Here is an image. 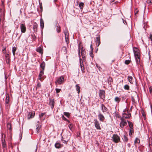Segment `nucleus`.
<instances>
[{
	"instance_id": "59",
	"label": "nucleus",
	"mask_w": 152,
	"mask_h": 152,
	"mask_svg": "<svg viewBox=\"0 0 152 152\" xmlns=\"http://www.w3.org/2000/svg\"><path fill=\"white\" fill-rule=\"evenodd\" d=\"M90 48H91V51H93V48L92 47V46L91 45H90Z\"/></svg>"
},
{
	"instance_id": "64",
	"label": "nucleus",
	"mask_w": 152,
	"mask_h": 152,
	"mask_svg": "<svg viewBox=\"0 0 152 152\" xmlns=\"http://www.w3.org/2000/svg\"><path fill=\"white\" fill-rule=\"evenodd\" d=\"M40 8H41V9H42V5H41L40 6Z\"/></svg>"
},
{
	"instance_id": "9",
	"label": "nucleus",
	"mask_w": 152,
	"mask_h": 152,
	"mask_svg": "<svg viewBox=\"0 0 152 152\" xmlns=\"http://www.w3.org/2000/svg\"><path fill=\"white\" fill-rule=\"evenodd\" d=\"M99 96L102 99H104L105 97V92L104 91L100 90L99 92Z\"/></svg>"
},
{
	"instance_id": "49",
	"label": "nucleus",
	"mask_w": 152,
	"mask_h": 152,
	"mask_svg": "<svg viewBox=\"0 0 152 152\" xmlns=\"http://www.w3.org/2000/svg\"><path fill=\"white\" fill-rule=\"evenodd\" d=\"M41 86V84L40 83H38L37 85V88H40Z\"/></svg>"
},
{
	"instance_id": "27",
	"label": "nucleus",
	"mask_w": 152,
	"mask_h": 152,
	"mask_svg": "<svg viewBox=\"0 0 152 152\" xmlns=\"http://www.w3.org/2000/svg\"><path fill=\"white\" fill-rule=\"evenodd\" d=\"M9 102V95H7L5 99V103L6 104H8Z\"/></svg>"
},
{
	"instance_id": "19",
	"label": "nucleus",
	"mask_w": 152,
	"mask_h": 152,
	"mask_svg": "<svg viewBox=\"0 0 152 152\" xmlns=\"http://www.w3.org/2000/svg\"><path fill=\"white\" fill-rule=\"evenodd\" d=\"M127 79L131 83H133L134 82V80L132 77L131 76H128L127 77Z\"/></svg>"
},
{
	"instance_id": "13",
	"label": "nucleus",
	"mask_w": 152,
	"mask_h": 152,
	"mask_svg": "<svg viewBox=\"0 0 152 152\" xmlns=\"http://www.w3.org/2000/svg\"><path fill=\"white\" fill-rule=\"evenodd\" d=\"M98 118L99 121L102 122H103L105 119L104 116L101 113H99V114Z\"/></svg>"
},
{
	"instance_id": "47",
	"label": "nucleus",
	"mask_w": 152,
	"mask_h": 152,
	"mask_svg": "<svg viewBox=\"0 0 152 152\" xmlns=\"http://www.w3.org/2000/svg\"><path fill=\"white\" fill-rule=\"evenodd\" d=\"M130 61L129 60H126L125 61V64H129Z\"/></svg>"
},
{
	"instance_id": "11",
	"label": "nucleus",
	"mask_w": 152,
	"mask_h": 152,
	"mask_svg": "<svg viewBox=\"0 0 152 152\" xmlns=\"http://www.w3.org/2000/svg\"><path fill=\"white\" fill-rule=\"evenodd\" d=\"M81 54L83 58H84L86 56V52L85 50L83 49V47H82L81 50Z\"/></svg>"
},
{
	"instance_id": "4",
	"label": "nucleus",
	"mask_w": 152,
	"mask_h": 152,
	"mask_svg": "<svg viewBox=\"0 0 152 152\" xmlns=\"http://www.w3.org/2000/svg\"><path fill=\"white\" fill-rule=\"evenodd\" d=\"M121 122L120 124V126L121 127L123 128L125 126L127 125V123L125 120L123 118H121Z\"/></svg>"
},
{
	"instance_id": "54",
	"label": "nucleus",
	"mask_w": 152,
	"mask_h": 152,
	"mask_svg": "<svg viewBox=\"0 0 152 152\" xmlns=\"http://www.w3.org/2000/svg\"><path fill=\"white\" fill-rule=\"evenodd\" d=\"M62 142L63 143H65V144H67V142L66 141V140H62Z\"/></svg>"
},
{
	"instance_id": "43",
	"label": "nucleus",
	"mask_w": 152,
	"mask_h": 152,
	"mask_svg": "<svg viewBox=\"0 0 152 152\" xmlns=\"http://www.w3.org/2000/svg\"><path fill=\"white\" fill-rule=\"evenodd\" d=\"M43 71L44 70H41L39 75L40 77L42 76L44 74Z\"/></svg>"
},
{
	"instance_id": "48",
	"label": "nucleus",
	"mask_w": 152,
	"mask_h": 152,
	"mask_svg": "<svg viewBox=\"0 0 152 152\" xmlns=\"http://www.w3.org/2000/svg\"><path fill=\"white\" fill-rule=\"evenodd\" d=\"M138 10L136 8L134 11V13L135 15H136V14H137L138 13Z\"/></svg>"
},
{
	"instance_id": "33",
	"label": "nucleus",
	"mask_w": 152,
	"mask_h": 152,
	"mask_svg": "<svg viewBox=\"0 0 152 152\" xmlns=\"http://www.w3.org/2000/svg\"><path fill=\"white\" fill-rule=\"evenodd\" d=\"M134 55L136 60L137 59H140L139 56L138 55V53H134Z\"/></svg>"
},
{
	"instance_id": "22",
	"label": "nucleus",
	"mask_w": 152,
	"mask_h": 152,
	"mask_svg": "<svg viewBox=\"0 0 152 152\" xmlns=\"http://www.w3.org/2000/svg\"><path fill=\"white\" fill-rule=\"evenodd\" d=\"M127 122H128V125L129 126V127H130V129H133V124L132 122H130L129 121H127Z\"/></svg>"
},
{
	"instance_id": "26",
	"label": "nucleus",
	"mask_w": 152,
	"mask_h": 152,
	"mask_svg": "<svg viewBox=\"0 0 152 152\" xmlns=\"http://www.w3.org/2000/svg\"><path fill=\"white\" fill-rule=\"evenodd\" d=\"M7 129H9L10 131H11L12 129L11 125L10 123H8L7 124Z\"/></svg>"
},
{
	"instance_id": "28",
	"label": "nucleus",
	"mask_w": 152,
	"mask_h": 152,
	"mask_svg": "<svg viewBox=\"0 0 152 152\" xmlns=\"http://www.w3.org/2000/svg\"><path fill=\"white\" fill-rule=\"evenodd\" d=\"M41 128V126L40 125L37 124L36 126V129L37 132L39 133V130Z\"/></svg>"
},
{
	"instance_id": "58",
	"label": "nucleus",
	"mask_w": 152,
	"mask_h": 152,
	"mask_svg": "<svg viewBox=\"0 0 152 152\" xmlns=\"http://www.w3.org/2000/svg\"><path fill=\"white\" fill-rule=\"evenodd\" d=\"M41 77L42 76H39V75L38 76V79L39 80H40L41 81H42V80H41Z\"/></svg>"
},
{
	"instance_id": "53",
	"label": "nucleus",
	"mask_w": 152,
	"mask_h": 152,
	"mask_svg": "<svg viewBox=\"0 0 152 152\" xmlns=\"http://www.w3.org/2000/svg\"><path fill=\"white\" fill-rule=\"evenodd\" d=\"M31 36L34 39L35 38L36 36H35V34H32Z\"/></svg>"
},
{
	"instance_id": "7",
	"label": "nucleus",
	"mask_w": 152,
	"mask_h": 152,
	"mask_svg": "<svg viewBox=\"0 0 152 152\" xmlns=\"http://www.w3.org/2000/svg\"><path fill=\"white\" fill-rule=\"evenodd\" d=\"M55 104V102L54 99H49V105L50 106L52 109H53L54 107Z\"/></svg>"
},
{
	"instance_id": "31",
	"label": "nucleus",
	"mask_w": 152,
	"mask_h": 152,
	"mask_svg": "<svg viewBox=\"0 0 152 152\" xmlns=\"http://www.w3.org/2000/svg\"><path fill=\"white\" fill-rule=\"evenodd\" d=\"M2 144L3 147H5L6 145L5 143V141L4 139L2 140Z\"/></svg>"
},
{
	"instance_id": "39",
	"label": "nucleus",
	"mask_w": 152,
	"mask_h": 152,
	"mask_svg": "<svg viewBox=\"0 0 152 152\" xmlns=\"http://www.w3.org/2000/svg\"><path fill=\"white\" fill-rule=\"evenodd\" d=\"M129 86L127 85H125L124 87V89L126 90H129Z\"/></svg>"
},
{
	"instance_id": "38",
	"label": "nucleus",
	"mask_w": 152,
	"mask_h": 152,
	"mask_svg": "<svg viewBox=\"0 0 152 152\" xmlns=\"http://www.w3.org/2000/svg\"><path fill=\"white\" fill-rule=\"evenodd\" d=\"M64 114L65 116L68 118H69L70 116V114L69 113L64 112Z\"/></svg>"
},
{
	"instance_id": "40",
	"label": "nucleus",
	"mask_w": 152,
	"mask_h": 152,
	"mask_svg": "<svg viewBox=\"0 0 152 152\" xmlns=\"http://www.w3.org/2000/svg\"><path fill=\"white\" fill-rule=\"evenodd\" d=\"M62 119L65 121H66L69 123V121L63 115L62 116Z\"/></svg>"
},
{
	"instance_id": "32",
	"label": "nucleus",
	"mask_w": 152,
	"mask_h": 152,
	"mask_svg": "<svg viewBox=\"0 0 152 152\" xmlns=\"http://www.w3.org/2000/svg\"><path fill=\"white\" fill-rule=\"evenodd\" d=\"M56 31L58 33H59L61 31V29L60 26L58 25H57Z\"/></svg>"
},
{
	"instance_id": "6",
	"label": "nucleus",
	"mask_w": 152,
	"mask_h": 152,
	"mask_svg": "<svg viewBox=\"0 0 152 152\" xmlns=\"http://www.w3.org/2000/svg\"><path fill=\"white\" fill-rule=\"evenodd\" d=\"M126 110L125 109L123 111L124 113H123V116L122 118H129L131 116V114L130 113H129L128 114H127L126 113H125L126 112Z\"/></svg>"
},
{
	"instance_id": "41",
	"label": "nucleus",
	"mask_w": 152,
	"mask_h": 152,
	"mask_svg": "<svg viewBox=\"0 0 152 152\" xmlns=\"http://www.w3.org/2000/svg\"><path fill=\"white\" fill-rule=\"evenodd\" d=\"M2 50L3 53L4 54H5V53L6 54L7 53H6V48L5 47H3Z\"/></svg>"
},
{
	"instance_id": "42",
	"label": "nucleus",
	"mask_w": 152,
	"mask_h": 152,
	"mask_svg": "<svg viewBox=\"0 0 152 152\" xmlns=\"http://www.w3.org/2000/svg\"><path fill=\"white\" fill-rule=\"evenodd\" d=\"M147 3L149 5L152 4V0H147Z\"/></svg>"
},
{
	"instance_id": "18",
	"label": "nucleus",
	"mask_w": 152,
	"mask_h": 152,
	"mask_svg": "<svg viewBox=\"0 0 152 152\" xmlns=\"http://www.w3.org/2000/svg\"><path fill=\"white\" fill-rule=\"evenodd\" d=\"M37 27L38 25L37 23L36 22L34 23L33 24V29L35 32L37 31Z\"/></svg>"
},
{
	"instance_id": "1",
	"label": "nucleus",
	"mask_w": 152,
	"mask_h": 152,
	"mask_svg": "<svg viewBox=\"0 0 152 152\" xmlns=\"http://www.w3.org/2000/svg\"><path fill=\"white\" fill-rule=\"evenodd\" d=\"M80 50H79V51L78 53L80 57V68H81V71L82 73H84L85 72V68L84 67V66L83 65V62L82 61H81L82 60L80 58Z\"/></svg>"
},
{
	"instance_id": "14",
	"label": "nucleus",
	"mask_w": 152,
	"mask_h": 152,
	"mask_svg": "<svg viewBox=\"0 0 152 152\" xmlns=\"http://www.w3.org/2000/svg\"><path fill=\"white\" fill-rule=\"evenodd\" d=\"M96 45L97 47H98L100 44V37L99 36L96 37Z\"/></svg>"
},
{
	"instance_id": "34",
	"label": "nucleus",
	"mask_w": 152,
	"mask_h": 152,
	"mask_svg": "<svg viewBox=\"0 0 152 152\" xmlns=\"http://www.w3.org/2000/svg\"><path fill=\"white\" fill-rule=\"evenodd\" d=\"M44 114H45V113H41V114H39V117L40 120H44L45 119V118H42V117L44 116Z\"/></svg>"
},
{
	"instance_id": "55",
	"label": "nucleus",
	"mask_w": 152,
	"mask_h": 152,
	"mask_svg": "<svg viewBox=\"0 0 152 152\" xmlns=\"http://www.w3.org/2000/svg\"><path fill=\"white\" fill-rule=\"evenodd\" d=\"M96 65L97 67L99 69H100L101 68L100 66H98V64H96Z\"/></svg>"
},
{
	"instance_id": "12",
	"label": "nucleus",
	"mask_w": 152,
	"mask_h": 152,
	"mask_svg": "<svg viewBox=\"0 0 152 152\" xmlns=\"http://www.w3.org/2000/svg\"><path fill=\"white\" fill-rule=\"evenodd\" d=\"M35 115V113L34 112H29L28 115V118L30 119L33 118Z\"/></svg>"
},
{
	"instance_id": "46",
	"label": "nucleus",
	"mask_w": 152,
	"mask_h": 152,
	"mask_svg": "<svg viewBox=\"0 0 152 152\" xmlns=\"http://www.w3.org/2000/svg\"><path fill=\"white\" fill-rule=\"evenodd\" d=\"M136 62L138 65H139L140 64V59H137L136 60Z\"/></svg>"
},
{
	"instance_id": "25",
	"label": "nucleus",
	"mask_w": 152,
	"mask_h": 152,
	"mask_svg": "<svg viewBox=\"0 0 152 152\" xmlns=\"http://www.w3.org/2000/svg\"><path fill=\"white\" fill-rule=\"evenodd\" d=\"M16 50L17 48L15 47H12V51L13 55L14 56H15V51H16Z\"/></svg>"
},
{
	"instance_id": "51",
	"label": "nucleus",
	"mask_w": 152,
	"mask_h": 152,
	"mask_svg": "<svg viewBox=\"0 0 152 152\" xmlns=\"http://www.w3.org/2000/svg\"><path fill=\"white\" fill-rule=\"evenodd\" d=\"M55 90L56 91V93H58L61 91V89L59 88H56Z\"/></svg>"
},
{
	"instance_id": "37",
	"label": "nucleus",
	"mask_w": 152,
	"mask_h": 152,
	"mask_svg": "<svg viewBox=\"0 0 152 152\" xmlns=\"http://www.w3.org/2000/svg\"><path fill=\"white\" fill-rule=\"evenodd\" d=\"M115 101L118 103L120 101V99L118 97H116L115 99Z\"/></svg>"
},
{
	"instance_id": "5",
	"label": "nucleus",
	"mask_w": 152,
	"mask_h": 152,
	"mask_svg": "<svg viewBox=\"0 0 152 152\" xmlns=\"http://www.w3.org/2000/svg\"><path fill=\"white\" fill-rule=\"evenodd\" d=\"M95 126L96 128L98 130H100L101 128L100 126L99 122L97 120L95 119L94 120Z\"/></svg>"
},
{
	"instance_id": "56",
	"label": "nucleus",
	"mask_w": 152,
	"mask_h": 152,
	"mask_svg": "<svg viewBox=\"0 0 152 152\" xmlns=\"http://www.w3.org/2000/svg\"><path fill=\"white\" fill-rule=\"evenodd\" d=\"M149 38L151 39V40L152 41V34L150 35Z\"/></svg>"
},
{
	"instance_id": "29",
	"label": "nucleus",
	"mask_w": 152,
	"mask_h": 152,
	"mask_svg": "<svg viewBox=\"0 0 152 152\" xmlns=\"http://www.w3.org/2000/svg\"><path fill=\"white\" fill-rule=\"evenodd\" d=\"M75 86L76 90L77 91L78 94H79L80 91V87L78 86V84H76Z\"/></svg>"
},
{
	"instance_id": "24",
	"label": "nucleus",
	"mask_w": 152,
	"mask_h": 152,
	"mask_svg": "<svg viewBox=\"0 0 152 152\" xmlns=\"http://www.w3.org/2000/svg\"><path fill=\"white\" fill-rule=\"evenodd\" d=\"M36 50L37 52H39L40 53H42V50L40 47H39L37 48Z\"/></svg>"
},
{
	"instance_id": "10",
	"label": "nucleus",
	"mask_w": 152,
	"mask_h": 152,
	"mask_svg": "<svg viewBox=\"0 0 152 152\" xmlns=\"http://www.w3.org/2000/svg\"><path fill=\"white\" fill-rule=\"evenodd\" d=\"M20 28L22 33H25L26 30V27L24 24H22L20 25Z\"/></svg>"
},
{
	"instance_id": "61",
	"label": "nucleus",
	"mask_w": 152,
	"mask_h": 152,
	"mask_svg": "<svg viewBox=\"0 0 152 152\" xmlns=\"http://www.w3.org/2000/svg\"><path fill=\"white\" fill-rule=\"evenodd\" d=\"M132 101H133V102L134 101V97H132Z\"/></svg>"
},
{
	"instance_id": "21",
	"label": "nucleus",
	"mask_w": 152,
	"mask_h": 152,
	"mask_svg": "<svg viewBox=\"0 0 152 152\" xmlns=\"http://www.w3.org/2000/svg\"><path fill=\"white\" fill-rule=\"evenodd\" d=\"M40 26L41 28H43L44 26V22L42 18L40 19Z\"/></svg>"
},
{
	"instance_id": "15",
	"label": "nucleus",
	"mask_w": 152,
	"mask_h": 152,
	"mask_svg": "<svg viewBox=\"0 0 152 152\" xmlns=\"http://www.w3.org/2000/svg\"><path fill=\"white\" fill-rule=\"evenodd\" d=\"M101 109L103 113L106 112L107 111V109L104 105L103 104H101Z\"/></svg>"
},
{
	"instance_id": "20",
	"label": "nucleus",
	"mask_w": 152,
	"mask_h": 152,
	"mask_svg": "<svg viewBox=\"0 0 152 152\" xmlns=\"http://www.w3.org/2000/svg\"><path fill=\"white\" fill-rule=\"evenodd\" d=\"M45 66V63L44 61H43L40 64V67L43 70H44Z\"/></svg>"
},
{
	"instance_id": "3",
	"label": "nucleus",
	"mask_w": 152,
	"mask_h": 152,
	"mask_svg": "<svg viewBox=\"0 0 152 152\" xmlns=\"http://www.w3.org/2000/svg\"><path fill=\"white\" fill-rule=\"evenodd\" d=\"M64 81V78L63 77L61 76L58 78L55 81L56 84L58 83L59 84H62Z\"/></svg>"
},
{
	"instance_id": "52",
	"label": "nucleus",
	"mask_w": 152,
	"mask_h": 152,
	"mask_svg": "<svg viewBox=\"0 0 152 152\" xmlns=\"http://www.w3.org/2000/svg\"><path fill=\"white\" fill-rule=\"evenodd\" d=\"M62 50L65 53H66V48L65 47H64L62 48Z\"/></svg>"
},
{
	"instance_id": "30",
	"label": "nucleus",
	"mask_w": 152,
	"mask_h": 152,
	"mask_svg": "<svg viewBox=\"0 0 152 152\" xmlns=\"http://www.w3.org/2000/svg\"><path fill=\"white\" fill-rule=\"evenodd\" d=\"M122 138L123 140L126 142H127L128 140V138L125 135L123 136Z\"/></svg>"
},
{
	"instance_id": "16",
	"label": "nucleus",
	"mask_w": 152,
	"mask_h": 152,
	"mask_svg": "<svg viewBox=\"0 0 152 152\" xmlns=\"http://www.w3.org/2000/svg\"><path fill=\"white\" fill-rule=\"evenodd\" d=\"M5 58L6 60V62L7 64H9L10 62V57L9 56V54L7 53L5 54Z\"/></svg>"
},
{
	"instance_id": "63",
	"label": "nucleus",
	"mask_w": 152,
	"mask_h": 152,
	"mask_svg": "<svg viewBox=\"0 0 152 152\" xmlns=\"http://www.w3.org/2000/svg\"><path fill=\"white\" fill-rule=\"evenodd\" d=\"M37 147H36V149H35V152H36V151H37Z\"/></svg>"
},
{
	"instance_id": "50",
	"label": "nucleus",
	"mask_w": 152,
	"mask_h": 152,
	"mask_svg": "<svg viewBox=\"0 0 152 152\" xmlns=\"http://www.w3.org/2000/svg\"><path fill=\"white\" fill-rule=\"evenodd\" d=\"M90 56L91 57L93 58L94 57V55L92 53V51H91L90 52Z\"/></svg>"
},
{
	"instance_id": "57",
	"label": "nucleus",
	"mask_w": 152,
	"mask_h": 152,
	"mask_svg": "<svg viewBox=\"0 0 152 152\" xmlns=\"http://www.w3.org/2000/svg\"><path fill=\"white\" fill-rule=\"evenodd\" d=\"M68 126L69 129H71L72 127V124H70Z\"/></svg>"
},
{
	"instance_id": "35",
	"label": "nucleus",
	"mask_w": 152,
	"mask_h": 152,
	"mask_svg": "<svg viewBox=\"0 0 152 152\" xmlns=\"http://www.w3.org/2000/svg\"><path fill=\"white\" fill-rule=\"evenodd\" d=\"M134 133L133 129H130L129 132V134L130 136H131Z\"/></svg>"
},
{
	"instance_id": "23",
	"label": "nucleus",
	"mask_w": 152,
	"mask_h": 152,
	"mask_svg": "<svg viewBox=\"0 0 152 152\" xmlns=\"http://www.w3.org/2000/svg\"><path fill=\"white\" fill-rule=\"evenodd\" d=\"M84 4L82 2H80L79 4V7L81 9H83V8L84 7Z\"/></svg>"
},
{
	"instance_id": "44",
	"label": "nucleus",
	"mask_w": 152,
	"mask_h": 152,
	"mask_svg": "<svg viewBox=\"0 0 152 152\" xmlns=\"http://www.w3.org/2000/svg\"><path fill=\"white\" fill-rule=\"evenodd\" d=\"M108 82L110 83L111 84V83L113 82V80L111 77H109L108 78Z\"/></svg>"
},
{
	"instance_id": "62",
	"label": "nucleus",
	"mask_w": 152,
	"mask_h": 152,
	"mask_svg": "<svg viewBox=\"0 0 152 152\" xmlns=\"http://www.w3.org/2000/svg\"><path fill=\"white\" fill-rule=\"evenodd\" d=\"M142 116H143V117H145V114L144 113H142Z\"/></svg>"
},
{
	"instance_id": "17",
	"label": "nucleus",
	"mask_w": 152,
	"mask_h": 152,
	"mask_svg": "<svg viewBox=\"0 0 152 152\" xmlns=\"http://www.w3.org/2000/svg\"><path fill=\"white\" fill-rule=\"evenodd\" d=\"M55 146L57 148H59L62 146V145L58 142H57L55 144Z\"/></svg>"
},
{
	"instance_id": "60",
	"label": "nucleus",
	"mask_w": 152,
	"mask_h": 152,
	"mask_svg": "<svg viewBox=\"0 0 152 152\" xmlns=\"http://www.w3.org/2000/svg\"><path fill=\"white\" fill-rule=\"evenodd\" d=\"M20 138L21 139L22 138V133H21L20 134Z\"/></svg>"
},
{
	"instance_id": "36",
	"label": "nucleus",
	"mask_w": 152,
	"mask_h": 152,
	"mask_svg": "<svg viewBox=\"0 0 152 152\" xmlns=\"http://www.w3.org/2000/svg\"><path fill=\"white\" fill-rule=\"evenodd\" d=\"M134 142L135 144L136 143H139L140 142V140L138 138H136Z\"/></svg>"
},
{
	"instance_id": "8",
	"label": "nucleus",
	"mask_w": 152,
	"mask_h": 152,
	"mask_svg": "<svg viewBox=\"0 0 152 152\" xmlns=\"http://www.w3.org/2000/svg\"><path fill=\"white\" fill-rule=\"evenodd\" d=\"M64 33L65 35L66 42V44H68L69 42L68 32L67 31H66L64 32Z\"/></svg>"
},
{
	"instance_id": "45",
	"label": "nucleus",
	"mask_w": 152,
	"mask_h": 152,
	"mask_svg": "<svg viewBox=\"0 0 152 152\" xmlns=\"http://www.w3.org/2000/svg\"><path fill=\"white\" fill-rule=\"evenodd\" d=\"M149 145L150 148H151V146H152V139H151V140H150V139H149Z\"/></svg>"
},
{
	"instance_id": "2",
	"label": "nucleus",
	"mask_w": 152,
	"mask_h": 152,
	"mask_svg": "<svg viewBox=\"0 0 152 152\" xmlns=\"http://www.w3.org/2000/svg\"><path fill=\"white\" fill-rule=\"evenodd\" d=\"M113 141L115 143H117L120 141V138L119 137L117 134H114L112 137Z\"/></svg>"
}]
</instances>
